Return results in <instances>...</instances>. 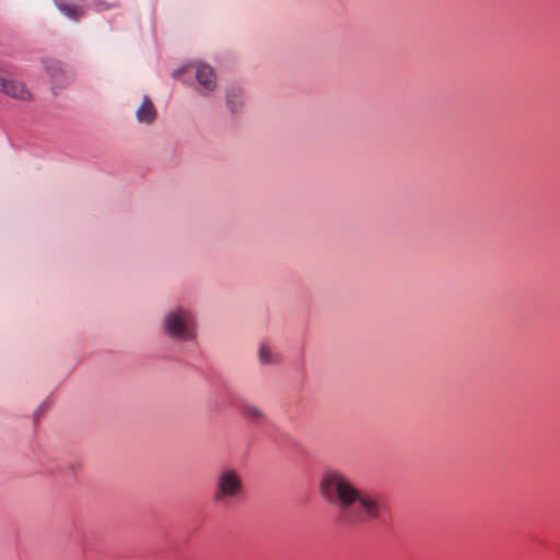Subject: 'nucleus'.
Masks as SVG:
<instances>
[{
  "label": "nucleus",
  "mask_w": 560,
  "mask_h": 560,
  "mask_svg": "<svg viewBox=\"0 0 560 560\" xmlns=\"http://www.w3.org/2000/svg\"><path fill=\"white\" fill-rule=\"evenodd\" d=\"M0 91L5 95L20 101H27L32 97L31 92L26 89L23 82L3 75H0Z\"/></svg>",
  "instance_id": "4"
},
{
  "label": "nucleus",
  "mask_w": 560,
  "mask_h": 560,
  "mask_svg": "<svg viewBox=\"0 0 560 560\" xmlns=\"http://www.w3.org/2000/svg\"><path fill=\"white\" fill-rule=\"evenodd\" d=\"M243 480L240 474L232 468L222 469L215 480L213 502L228 504L237 500L243 493Z\"/></svg>",
  "instance_id": "3"
},
{
  "label": "nucleus",
  "mask_w": 560,
  "mask_h": 560,
  "mask_svg": "<svg viewBox=\"0 0 560 560\" xmlns=\"http://www.w3.org/2000/svg\"><path fill=\"white\" fill-rule=\"evenodd\" d=\"M319 493L329 504L338 508V521L342 525L385 524L390 515L384 494L358 488L345 472L337 469L323 474Z\"/></svg>",
  "instance_id": "1"
},
{
  "label": "nucleus",
  "mask_w": 560,
  "mask_h": 560,
  "mask_svg": "<svg viewBox=\"0 0 560 560\" xmlns=\"http://www.w3.org/2000/svg\"><path fill=\"white\" fill-rule=\"evenodd\" d=\"M241 415L254 424H259L267 421L265 411L257 405L244 404L241 407Z\"/></svg>",
  "instance_id": "8"
},
{
  "label": "nucleus",
  "mask_w": 560,
  "mask_h": 560,
  "mask_svg": "<svg viewBox=\"0 0 560 560\" xmlns=\"http://www.w3.org/2000/svg\"><path fill=\"white\" fill-rule=\"evenodd\" d=\"M136 118L140 124H152L156 118V109L149 96L144 95L141 105L136 110Z\"/></svg>",
  "instance_id": "6"
},
{
  "label": "nucleus",
  "mask_w": 560,
  "mask_h": 560,
  "mask_svg": "<svg viewBox=\"0 0 560 560\" xmlns=\"http://www.w3.org/2000/svg\"><path fill=\"white\" fill-rule=\"evenodd\" d=\"M196 79L198 83L207 91L211 92L217 86V78L213 69L205 63L196 66Z\"/></svg>",
  "instance_id": "5"
},
{
  "label": "nucleus",
  "mask_w": 560,
  "mask_h": 560,
  "mask_svg": "<svg viewBox=\"0 0 560 560\" xmlns=\"http://www.w3.org/2000/svg\"><path fill=\"white\" fill-rule=\"evenodd\" d=\"M163 326L167 336L179 341H189L196 336L195 317L186 308L178 307L170 311L164 317Z\"/></svg>",
  "instance_id": "2"
},
{
  "label": "nucleus",
  "mask_w": 560,
  "mask_h": 560,
  "mask_svg": "<svg viewBox=\"0 0 560 560\" xmlns=\"http://www.w3.org/2000/svg\"><path fill=\"white\" fill-rule=\"evenodd\" d=\"M226 102L232 113L238 112L243 104L241 95L234 92L228 94Z\"/></svg>",
  "instance_id": "10"
},
{
  "label": "nucleus",
  "mask_w": 560,
  "mask_h": 560,
  "mask_svg": "<svg viewBox=\"0 0 560 560\" xmlns=\"http://www.w3.org/2000/svg\"><path fill=\"white\" fill-rule=\"evenodd\" d=\"M179 74H180V71H179V70H177V71H175V72L173 73V77H174V78H176V77H177V75H179Z\"/></svg>",
  "instance_id": "12"
},
{
  "label": "nucleus",
  "mask_w": 560,
  "mask_h": 560,
  "mask_svg": "<svg viewBox=\"0 0 560 560\" xmlns=\"http://www.w3.org/2000/svg\"><path fill=\"white\" fill-rule=\"evenodd\" d=\"M56 5L61 13L72 20H79L84 14L83 8L74 0H56Z\"/></svg>",
  "instance_id": "7"
},
{
  "label": "nucleus",
  "mask_w": 560,
  "mask_h": 560,
  "mask_svg": "<svg viewBox=\"0 0 560 560\" xmlns=\"http://www.w3.org/2000/svg\"><path fill=\"white\" fill-rule=\"evenodd\" d=\"M48 71L50 72V74L52 77L56 75V79L59 77V75H62L63 74V68L61 66L60 62L56 61L51 67H47Z\"/></svg>",
  "instance_id": "11"
},
{
  "label": "nucleus",
  "mask_w": 560,
  "mask_h": 560,
  "mask_svg": "<svg viewBox=\"0 0 560 560\" xmlns=\"http://www.w3.org/2000/svg\"><path fill=\"white\" fill-rule=\"evenodd\" d=\"M258 359L260 364L269 365L279 363L281 355L279 352L275 351L270 345L261 343L258 351Z\"/></svg>",
  "instance_id": "9"
}]
</instances>
